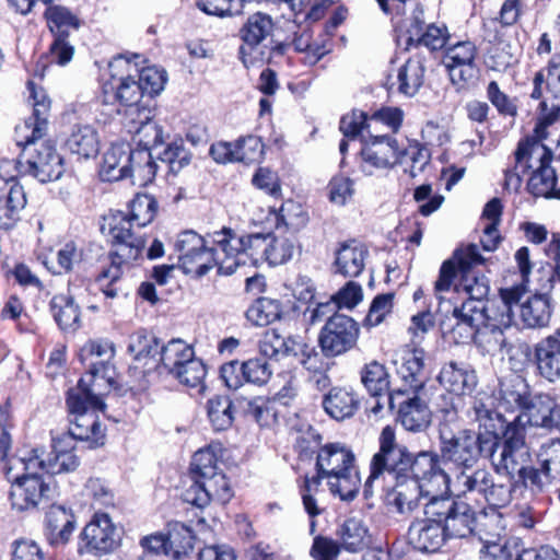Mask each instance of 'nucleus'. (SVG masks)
<instances>
[{
    "label": "nucleus",
    "instance_id": "obj_1",
    "mask_svg": "<svg viewBox=\"0 0 560 560\" xmlns=\"http://www.w3.org/2000/svg\"><path fill=\"white\" fill-rule=\"evenodd\" d=\"M467 299L453 308L456 319L452 335L457 343L474 341L482 354L504 357L511 349L508 331L514 323L513 307L525 294L524 285L500 290V298L485 299L489 294L488 279L466 278L462 284Z\"/></svg>",
    "mask_w": 560,
    "mask_h": 560
},
{
    "label": "nucleus",
    "instance_id": "obj_2",
    "mask_svg": "<svg viewBox=\"0 0 560 560\" xmlns=\"http://www.w3.org/2000/svg\"><path fill=\"white\" fill-rule=\"evenodd\" d=\"M241 245L242 241L226 229L207 238L189 230L178 234L174 247L184 272L202 277L215 266L220 273L229 276L247 265V254L237 253Z\"/></svg>",
    "mask_w": 560,
    "mask_h": 560
},
{
    "label": "nucleus",
    "instance_id": "obj_3",
    "mask_svg": "<svg viewBox=\"0 0 560 560\" xmlns=\"http://www.w3.org/2000/svg\"><path fill=\"white\" fill-rule=\"evenodd\" d=\"M28 90L33 100V114L15 128L16 143L23 147L25 161L21 163V172L40 183L57 180L65 171L62 159L49 142H38L47 131L50 102L44 91L36 90L33 82H28Z\"/></svg>",
    "mask_w": 560,
    "mask_h": 560
},
{
    "label": "nucleus",
    "instance_id": "obj_4",
    "mask_svg": "<svg viewBox=\"0 0 560 560\" xmlns=\"http://www.w3.org/2000/svg\"><path fill=\"white\" fill-rule=\"evenodd\" d=\"M158 202L151 195H137L130 203L129 213L115 211L104 217L103 233H107L115 247L112 265L104 277L116 281L122 269L142 257L145 238L136 231L150 224L155 218Z\"/></svg>",
    "mask_w": 560,
    "mask_h": 560
},
{
    "label": "nucleus",
    "instance_id": "obj_5",
    "mask_svg": "<svg viewBox=\"0 0 560 560\" xmlns=\"http://www.w3.org/2000/svg\"><path fill=\"white\" fill-rule=\"evenodd\" d=\"M439 439L440 456L445 463L454 466L455 471L462 468H474L480 457L490 452L489 433H475L464 429L458 417V407L454 399L440 409Z\"/></svg>",
    "mask_w": 560,
    "mask_h": 560
},
{
    "label": "nucleus",
    "instance_id": "obj_6",
    "mask_svg": "<svg viewBox=\"0 0 560 560\" xmlns=\"http://www.w3.org/2000/svg\"><path fill=\"white\" fill-rule=\"evenodd\" d=\"M69 412L73 417L69 434L73 441H85L91 447H98L105 443V427L102 424L97 411L105 408L101 392L90 388L85 378L78 382L77 387L70 388L67 397Z\"/></svg>",
    "mask_w": 560,
    "mask_h": 560
},
{
    "label": "nucleus",
    "instance_id": "obj_7",
    "mask_svg": "<svg viewBox=\"0 0 560 560\" xmlns=\"http://www.w3.org/2000/svg\"><path fill=\"white\" fill-rule=\"evenodd\" d=\"M317 476L327 480L332 494L339 495L341 500L350 501L359 492L361 480L354 466V454L341 443H329L324 445L316 457Z\"/></svg>",
    "mask_w": 560,
    "mask_h": 560
},
{
    "label": "nucleus",
    "instance_id": "obj_8",
    "mask_svg": "<svg viewBox=\"0 0 560 560\" xmlns=\"http://www.w3.org/2000/svg\"><path fill=\"white\" fill-rule=\"evenodd\" d=\"M191 485L182 494L183 500L202 509L212 500L226 503L232 498L225 476L218 471L217 457L211 448L197 451L190 464Z\"/></svg>",
    "mask_w": 560,
    "mask_h": 560
},
{
    "label": "nucleus",
    "instance_id": "obj_9",
    "mask_svg": "<svg viewBox=\"0 0 560 560\" xmlns=\"http://www.w3.org/2000/svg\"><path fill=\"white\" fill-rule=\"evenodd\" d=\"M380 448L373 455L370 464V476L365 482V492L372 482L384 474L392 475L395 479L404 478L407 474H412L418 478L415 470L417 462L420 458H428L435 462L438 454L432 452H420L415 457L408 452L407 447L399 445L396 441L395 431L390 425L383 428L378 438Z\"/></svg>",
    "mask_w": 560,
    "mask_h": 560
},
{
    "label": "nucleus",
    "instance_id": "obj_10",
    "mask_svg": "<svg viewBox=\"0 0 560 560\" xmlns=\"http://www.w3.org/2000/svg\"><path fill=\"white\" fill-rule=\"evenodd\" d=\"M440 456L435 462L420 458L416 465L418 478L424 479V506L425 518L432 522H444L458 501L447 497L452 489L451 476H448L440 465Z\"/></svg>",
    "mask_w": 560,
    "mask_h": 560
},
{
    "label": "nucleus",
    "instance_id": "obj_11",
    "mask_svg": "<svg viewBox=\"0 0 560 560\" xmlns=\"http://www.w3.org/2000/svg\"><path fill=\"white\" fill-rule=\"evenodd\" d=\"M489 442L491 446L486 458L491 462L497 472L514 477L529 464L530 453L523 428H516L509 422L503 439L501 440L499 434H490Z\"/></svg>",
    "mask_w": 560,
    "mask_h": 560
},
{
    "label": "nucleus",
    "instance_id": "obj_12",
    "mask_svg": "<svg viewBox=\"0 0 560 560\" xmlns=\"http://www.w3.org/2000/svg\"><path fill=\"white\" fill-rule=\"evenodd\" d=\"M135 60L126 56H117L109 62L110 80L104 85L105 102H108L112 93L113 98L120 104L128 106L127 116L132 117L141 110L140 102L147 97L141 86L136 80L133 73L138 72V59L140 56L135 55Z\"/></svg>",
    "mask_w": 560,
    "mask_h": 560
},
{
    "label": "nucleus",
    "instance_id": "obj_13",
    "mask_svg": "<svg viewBox=\"0 0 560 560\" xmlns=\"http://www.w3.org/2000/svg\"><path fill=\"white\" fill-rule=\"evenodd\" d=\"M15 458H10L4 466V474L11 482L10 500L12 508L21 512L36 509L48 499L50 493L49 483L38 474L39 469L15 466Z\"/></svg>",
    "mask_w": 560,
    "mask_h": 560
},
{
    "label": "nucleus",
    "instance_id": "obj_14",
    "mask_svg": "<svg viewBox=\"0 0 560 560\" xmlns=\"http://www.w3.org/2000/svg\"><path fill=\"white\" fill-rule=\"evenodd\" d=\"M75 442L69 434H60L52 439V452L45 458L43 448H33L14 459V465L26 469H39L49 475L72 472L80 466L74 454Z\"/></svg>",
    "mask_w": 560,
    "mask_h": 560
},
{
    "label": "nucleus",
    "instance_id": "obj_15",
    "mask_svg": "<svg viewBox=\"0 0 560 560\" xmlns=\"http://www.w3.org/2000/svg\"><path fill=\"white\" fill-rule=\"evenodd\" d=\"M451 486L457 495L477 493L490 505L497 508L508 505L512 499L511 486L495 482L492 474L485 468L475 470L462 468L454 471V476L451 477Z\"/></svg>",
    "mask_w": 560,
    "mask_h": 560
},
{
    "label": "nucleus",
    "instance_id": "obj_16",
    "mask_svg": "<svg viewBox=\"0 0 560 560\" xmlns=\"http://www.w3.org/2000/svg\"><path fill=\"white\" fill-rule=\"evenodd\" d=\"M394 364L401 384L389 392L387 401L390 409L395 408V401L399 397L421 392L427 382L423 349L406 346L397 353Z\"/></svg>",
    "mask_w": 560,
    "mask_h": 560
},
{
    "label": "nucleus",
    "instance_id": "obj_17",
    "mask_svg": "<svg viewBox=\"0 0 560 560\" xmlns=\"http://www.w3.org/2000/svg\"><path fill=\"white\" fill-rule=\"evenodd\" d=\"M242 245L237 253L247 254V264L256 265L267 260L270 265H281L290 260L295 252L294 241L284 237H273L270 233H255L238 237Z\"/></svg>",
    "mask_w": 560,
    "mask_h": 560
},
{
    "label": "nucleus",
    "instance_id": "obj_18",
    "mask_svg": "<svg viewBox=\"0 0 560 560\" xmlns=\"http://www.w3.org/2000/svg\"><path fill=\"white\" fill-rule=\"evenodd\" d=\"M485 259L481 256L478 246L475 244H469L456 249L453 254V257L444 261L441 266L439 279L435 281V293L438 298L443 300L444 298L441 294L443 292L450 291L457 269H459L462 272V278L459 283L455 285V291L458 294L465 295L467 298V294L465 293V290H463L462 284L468 277L472 279H487L485 276H476L471 272V269L475 266L481 265Z\"/></svg>",
    "mask_w": 560,
    "mask_h": 560
},
{
    "label": "nucleus",
    "instance_id": "obj_19",
    "mask_svg": "<svg viewBox=\"0 0 560 560\" xmlns=\"http://www.w3.org/2000/svg\"><path fill=\"white\" fill-rule=\"evenodd\" d=\"M396 25L401 32L399 40H405L406 48L415 45L438 50L443 48L448 39V31L444 25L423 26V10L417 3L413 4L410 15L397 20Z\"/></svg>",
    "mask_w": 560,
    "mask_h": 560
},
{
    "label": "nucleus",
    "instance_id": "obj_20",
    "mask_svg": "<svg viewBox=\"0 0 560 560\" xmlns=\"http://www.w3.org/2000/svg\"><path fill=\"white\" fill-rule=\"evenodd\" d=\"M359 335L360 328L353 318L334 314L320 329L318 343L326 358H335L352 350Z\"/></svg>",
    "mask_w": 560,
    "mask_h": 560
},
{
    "label": "nucleus",
    "instance_id": "obj_21",
    "mask_svg": "<svg viewBox=\"0 0 560 560\" xmlns=\"http://www.w3.org/2000/svg\"><path fill=\"white\" fill-rule=\"evenodd\" d=\"M532 97L542 98L544 122L552 124L560 117V57H552L547 68L535 74Z\"/></svg>",
    "mask_w": 560,
    "mask_h": 560
},
{
    "label": "nucleus",
    "instance_id": "obj_22",
    "mask_svg": "<svg viewBox=\"0 0 560 560\" xmlns=\"http://www.w3.org/2000/svg\"><path fill=\"white\" fill-rule=\"evenodd\" d=\"M83 550L89 553L103 555L114 551L120 544V534L112 518L105 513H96L81 533Z\"/></svg>",
    "mask_w": 560,
    "mask_h": 560
},
{
    "label": "nucleus",
    "instance_id": "obj_23",
    "mask_svg": "<svg viewBox=\"0 0 560 560\" xmlns=\"http://www.w3.org/2000/svg\"><path fill=\"white\" fill-rule=\"evenodd\" d=\"M510 423L524 431L527 424L547 430L560 429V406L549 395H536Z\"/></svg>",
    "mask_w": 560,
    "mask_h": 560
},
{
    "label": "nucleus",
    "instance_id": "obj_24",
    "mask_svg": "<svg viewBox=\"0 0 560 560\" xmlns=\"http://www.w3.org/2000/svg\"><path fill=\"white\" fill-rule=\"evenodd\" d=\"M114 355V346L108 341H91L83 348L81 357L90 369L89 381L85 380L90 388L100 390L104 383L112 380L109 363Z\"/></svg>",
    "mask_w": 560,
    "mask_h": 560
},
{
    "label": "nucleus",
    "instance_id": "obj_25",
    "mask_svg": "<svg viewBox=\"0 0 560 560\" xmlns=\"http://www.w3.org/2000/svg\"><path fill=\"white\" fill-rule=\"evenodd\" d=\"M363 171L372 174L374 170L389 168L401 163L397 140L388 136H371L361 150Z\"/></svg>",
    "mask_w": 560,
    "mask_h": 560
},
{
    "label": "nucleus",
    "instance_id": "obj_26",
    "mask_svg": "<svg viewBox=\"0 0 560 560\" xmlns=\"http://www.w3.org/2000/svg\"><path fill=\"white\" fill-rule=\"evenodd\" d=\"M272 31V20L265 13L258 12L247 19L240 31L243 40L240 54L246 67L248 66L247 57H252L255 52L259 56L264 54L260 48L265 46V42L271 36ZM256 58L257 57L250 58L249 63H253Z\"/></svg>",
    "mask_w": 560,
    "mask_h": 560
},
{
    "label": "nucleus",
    "instance_id": "obj_27",
    "mask_svg": "<svg viewBox=\"0 0 560 560\" xmlns=\"http://www.w3.org/2000/svg\"><path fill=\"white\" fill-rule=\"evenodd\" d=\"M476 55L475 44L468 40L459 42L446 50L445 65L453 83L464 85L476 78Z\"/></svg>",
    "mask_w": 560,
    "mask_h": 560
},
{
    "label": "nucleus",
    "instance_id": "obj_28",
    "mask_svg": "<svg viewBox=\"0 0 560 560\" xmlns=\"http://www.w3.org/2000/svg\"><path fill=\"white\" fill-rule=\"evenodd\" d=\"M549 125L541 120L535 128L536 138L520 142L515 152L516 167L522 166L524 170H533L534 172L536 168L550 166L552 152L546 144L541 143V139L545 137L544 130Z\"/></svg>",
    "mask_w": 560,
    "mask_h": 560
},
{
    "label": "nucleus",
    "instance_id": "obj_29",
    "mask_svg": "<svg viewBox=\"0 0 560 560\" xmlns=\"http://www.w3.org/2000/svg\"><path fill=\"white\" fill-rule=\"evenodd\" d=\"M26 203V194L20 183L0 182V230L15 228Z\"/></svg>",
    "mask_w": 560,
    "mask_h": 560
},
{
    "label": "nucleus",
    "instance_id": "obj_30",
    "mask_svg": "<svg viewBox=\"0 0 560 560\" xmlns=\"http://www.w3.org/2000/svg\"><path fill=\"white\" fill-rule=\"evenodd\" d=\"M438 381L444 389L456 396L471 394L478 383L476 372L469 365L454 361L442 366Z\"/></svg>",
    "mask_w": 560,
    "mask_h": 560
},
{
    "label": "nucleus",
    "instance_id": "obj_31",
    "mask_svg": "<svg viewBox=\"0 0 560 560\" xmlns=\"http://www.w3.org/2000/svg\"><path fill=\"white\" fill-rule=\"evenodd\" d=\"M393 492L389 494L390 503L401 514L411 513L424 500V479L407 474L397 478Z\"/></svg>",
    "mask_w": 560,
    "mask_h": 560
},
{
    "label": "nucleus",
    "instance_id": "obj_32",
    "mask_svg": "<svg viewBox=\"0 0 560 560\" xmlns=\"http://www.w3.org/2000/svg\"><path fill=\"white\" fill-rule=\"evenodd\" d=\"M406 396L404 400L395 401V407L398 406V420L408 431H423L431 423V411L428 404L420 396V392Z\"/></svg>",
    "mask_w": 560,
    "mask_h": 560
},
{
    "label": "nucleus",
    "instance_id": "obj_33",
    "mask_svg": "<svg viewBox=\"0 0 560 560\" xmlns=\"http://www.w3.org/2000/svg\"><path fill=\"white\" fill-rule=\"evenodd\" d=\"M360 406L358 395L347 387H332L323 398L325 412L337 421L354 416Z\"/></svg>",
    "mask_w": 560,
    "mask_h": 560
},
{
    "label": "nucleus",
    "instance_id": "obj_34",
    "mask_svg": "<svg viewBox=\"0 0 560 560\" xmlns=\"http://www.w3.org/2000/svg\"><path fill=\"white\" fill-rule=\"evenodd\" d=\"M445 538L441 522H432L431 518L417 520L409 527L410 542L420 551H436Z\"/></svg>",
    "mask_w": 560,
    "mask_h": 560
},
{
    "label": "nucleus",
    "instance_id": "obj_35",
    "mask_svg": "<svg viewBox=\"0 0 560 560\" xmlns=\"http://www.w3.org/2000/svg\"><path fill=\"white\" fill-rule=\"evenodd\" d=\"M129 131L133 132L138 138L140 149L151 150L163 143L162 128L152 120V110L149 106L143 105L136 116L129 117Z\"/></svg>",
    "mask_w": 560,
    "mask_h": 560
},
{
    "label": "nucleus",
    "instance_id": "obj_36",
    "mask_svg": "<svg viewBox=\"0 0 560 560\" xmlns=\"http://www.w3.org/2000/svg\"><path fill=\"white\" fill-rule=\"evenodd\" d=\"M368 249L357 241L342 243L336 250L335 266L343 277H358L364 269Z\"/></svg>",
    "mask_w": 560,
    "mask_h": 560
},
{
    "label": "nucleus",
    "instance_id": "obj_37",
    "mask_svg": "<svg viewBox=\"0 0 560 560\" xmlns=\"http://www.w3.org/2000/svg\"><path fill=\"white\" fill-rule=\"evenodd\" d=\"M131 148L128 143H115L105 152L101 166L104 180L113 182L129 177V155Z\"/></svg>",
    "mask_w": 560,
    "mask_h": 560
},
{
    "label": "nucleus",
    "instance_id": "obj_38",
    "mask_svg": "<svg viewBox=\"0 0 560 560\" xmlns=\"http://www.w3.org/2000/svg\"><path fill=\"white\" fill-rule=\"evenodd\" d=\"M74 516L62 505H51L46 514L47 536L52 545L66 544L74 530Z\"/></svg>",
    "mask_w": 560,
    "mask_h": 560
},
{
    "label": "nucleus",
    "instance_id": "obj_39",
    "mask_svg": "<svg viewBox=\"0 0 560 560\" xmlns=\"http://www.w3.org/2000/svg\"><path fill=\"white\" fill-rule=\"evenodd\" d=\"M552 314L550 298L547 294L529 296L520 306V317L528 328H540L549 324Z\"/></svg>",
    "mask_w": 560,
    "mask_h": 560
},
{
    "label": "nucleus",
    "instance_id": "obj_40",
    "mask_svg": "<svg viewBox=\"0 0 560 560\" xmlns=\"http://www.w3.org/2000/svg\"><path fill=\"white\" fill-rule=\"evenodd\" d=\"M301 350V342L292 337H283L275 329L265 331L259 340V353L266 359L279 360L289 355H298Z\"/></svg>",
    "mask_w": 560,
    "mask_h": 560
},
{
    "label": "nucleus",
    "instance_id": "obj_41",
    "mask_svg": "<svg viewBox=\"0 0 560 560\" xmlns=\"http://www.w3.org/2000/svg\"><path fill=\"white\" fill-rule=\"evenodd\" d=\"M494 399L488 394H479L471 402L472 419L483 429L482 433L498 435V430L503 427L505 420L500 412L493 409Z\"/></svg>",
    "mask_w": 560,
    "mask_h": 560
},
{
    "label": "nucleus",
    "instance_id": "obj_42",
    "mask_svg": "<svg viewBox=\"0 0 560 560\" xmlns=\"http://www.w3.org/2000/svg\"><path fill=\"white\" fill-rule=\"evenodd\" d=\"M66 147L81 158H94L100 151L97 132L90 125H75L66 140Z\"/></svg>",
    "mask_w": 560,
    "mask_h": 560
},
{
    "label": "nucleus",
    "instance_id": "obj_43",
    "mask_svg": "<svg viewBox=\"0 0 560 560\" xmlns=\"http://www.w3.org/2000/svg\"><path fill=\"white\" fill-rule=\"evenodd\" d=\"M475 511L464 501H458L442 523V528L450 538H463L472 533Z\"/></svg>",
    "mask_w": 560,
    "mask_h": 560
},
{
    "label": "nucleus",
    "instance_id": "obj_44",
    "mask_svg": "<svg viewBox=\"0 0 560 560\" xmlns=\"http://www.w3.org/2000/svg\"><path fill=\"white\" fill-rule=\"evenodd\" d=\"M539 373L548 381L560 377V342L555 339H542L535 349Z\"/></svg>",
    "mask_w": 560,
    "mask_h": 560
},
{
    "label": "nucleus",
    "instance_id": "obj_45",
    "mask_svg": "<svg viewBox=\"0 0 560 560\" xmlns=\"http://www.w3.org/2000/svg\"><path fill=\"white\" fill-rule=\"evenodd\" d=\"M50 311L62 330L74 331L80 327V308L70 294H56L50 301Z\"/></svg>",
    "mask_w": 560,
    "mask_h": 560
},
{
    "label": "nucleus",
    "instance_id": "obj_46",
    "mask_svg": "<svg viewBox=\"0 0 560 560\" xmlns=\"http://www.w3.org/2000/svg\"><path fill=\"white\" fill-rule=\"evenodd\" d=\"M424 60L419 56L409 58L400 67L397 74V91L407 96H413L423 84Z\"/></svg>",
    "mask_w": 560,
    "mask_h": 560
},
{
    "label": "nucleus",
    "instance_id": "obj_47",
    "mask_svg": "<svg viewBox=\"0 0 560 560\" xmlns=\"http://www.w3.org/2000/svg\"><path fill=\"white\" fill-rule=\"evenodd\" d=\"M340 546L348 552H358L369 544V529L358 517L347 518L337 530Z\"/></svg>",
    "mask_w": 560,
    "mask_h": 560
},
{
    "label": "nucleus",
    "instance_id": "obj_48",
    "mask_svg": "<svg viewBox=\"0 0 560 560\" xmlns=\"http://www.w3.org/2000/svg\"><path fill=\"white\" fill-rule=\"evenodd\" d=\"M266 219L268 221L276 222L277 228L282 224L288 230L298 232L306 226L308 222V213L301 203L293 200H287L282 203L279 212L271 211L269 208L267 210Z\"/></svg>",
    "mask_w": 560,
    "mask_h": 560
},
{
    "label": "nucleus",
    "instance_id": "obj_49",
    "mask_svg": "<svg viewBox=\"0 0 560 560\" xmlns=\"http://www.w3.org/2000/svg\"><path fill=\"white\" fill-rule=\"evenodd\" d=\"M156 174V164L153 161L151 151L147 149H136L130 151L129 155V177L133 183L145 186L151 183Z\"/></svg>",
    "mask_w": 560,
    "mask_h": 560
},
{
    "label": "nucleus",
    "instance_id": "obj_50",
    "mask_svg": "<svg viewBox=\"0 0 560 560\" xmlns=\"http://www.w3.org/2000/svg\"><path fill=\"white\" fill-rule=\"evenodd\" d=\"M44 15L55 36H68L70 30H77L80 26L78 18L68 8L60 4H47Z\"/></svg>",
    "mask_w": 560,
    "mask_h": 560
},
{
    "label": "nucleus",
    "instance_id": "obj_51",
    "mask_svg": "<svg viewBox=\"0 0 560 560\" xmlns=\"http://www.w3.org/2000/svg\"><path fill=\"white\" fill-rule=\"evenodd\" d=\"M557 176L551 166L536 168L528 179V191L535 197L560 199V189H556Z\"/></svg>",
    "mask_w": 560,
    "mask_h": 560
},
{
    "label": "nucleus",
    "instance_id": "obj_52",
    "mask_svg": "<svg viewBox=\"0 0 560 560\" xmlns=\"http://www.w3.org/2000/svg\"><path fill=\"white\" fill-rule=\"evenodd\" d=\"M281 313L282 307L278 300L260 298L248 307L246 317L256 326H267L279 319Z\"/></svg>",
    "mask_w": 560,
    "mask_h": 560
},
{
    "label": "nucleus",
    "instance_id": "obj_53",
    "mask_svg": "<svg viewBox=\"0 0 560 560\" xmlns=\"http://www.w3.org/2000/svg\"><path fill=\"white\" fill-rule=\"evenodd\" d=\"M361 381L372 396H381L389 392V374L386 368L372 361L361 372Z\"/></svg>",
    "mask_w": 560,
    "mask_h": 560
},
{
    "label": "nucleus",
    "instance_id": "obj_54",
    "mask_svg": "<svg viewBox=\"0 0 560 560\" xmlns=\"http://www.w3.org/2000/svg\"><path fill=\"white\" fill-rule=\"evenodd\" d=\"M208 418L215 431L229 429L234 421L232 401L228 396H214L207 402Z\"/></svg>",
    "mask_w": 560,
    "mask_h": 560
},
{
    "label": "nucleus",
    "instance_id": "obj_55",
    "mask_svg": "<svg viewBox=\"0 0 560 560\" xmlns=\"http://www.w3.org/2000/svg\"><path fill=\"white\" fill-rule=\"evenodd\" d=\"M501 405L506 409L524 410L530 397L527 395V387L520 376H515L508 382H502L500 386Z\"/></svg>",
    "mask_w": 560,
    "mask_h": 560
},
{
    "label": "nucleus",
    "instance_id": "obj_56",
    "mask_svg": "<svg viewBox=\"0 0 560 560\" xmlns=\"http://www.w3.org/2000/svg\"><path fill=\"white\" fill-rule=\"evenodd\" d=\"M161 362L172 374L182 364L195 357L192 348L182 339H173L161 349Z\"/></svg>",
    "mask_w": 560,
    "mask_h": 560
},
{
    "label": "nucleus",
    "instance_id": "obj_57",
    "mask_svg": "<svg viewBox=\"0 0 560 560\" xmlns=\"http://www.w3.org/2000/svg\"><path fill=\"white\" fill-rule=\"evenodd\" d=\"M243 410L247 417L255 420L260 427H270L277 421L273 402L264 397L245 399Z\"/></svg>",
    "mask_w": 560,
    "mask_h": 560
},
{
    "label": "nucleus",
    "instance_id": "obj_58",
    "mask_svg": "<svg viewBox=\"0 0 560 560\" xmlns=\"http://www.w3.org/2000/svg\"><path fill=\"white\" fill-rule=\"evenodd\" d=\"M133 74L136 75L138 84L141 86L149 100H152L154 95L159 94L166 83L165 71L158 69L156 67H147L142 69L138 67V72Z\"/></svg>",
    "mask_w": 560,
    "mask_h": 560
},
{
    "label": "nucleus",
    "instance_id": "obj_59",
    "mask_svg": "<svg viewBox=\"0 0 560 560\" xmlns=\"http://www.w3.org/2000/svg\"><path fill=\"white\" fill-rule=\"evenodd\" d=\"M172 375L185 386L199 387L202 386L207 370L203 362L194 357L175 370Z\"/></svg>",
    "mask_w": 560,
    "mask_h": 560
},
{
    "label": "nucleus",
    "instance_id": "obj_60",
    "mask_svg": "<svg viewBox=\"0 0 560 560\" xmlns=\"http://www.w3.org/2000/svg\"><path fill=\"white\" fill-rule=\"evenodd\" d=\"M166 539L170 555L174 558H180L192 549L191 532L184 524L175 523L172 525Z\"/></svg>",
    "mask_w": 560,
    "mask_h": 560
},
{
    "label": "nucleus",
    "instance_id": "obj_61",
    "mask_svg": "<svg viewBox=\"0 0 560 560\" xmlns=\"http://www.w3.org/2000/svg\"><path fill=\"white\" fill-rule=\"evenodd\" d=\"M538 465L553 481L560 480V440L551 441L540 447Z\"/></svg>",
    "mask_w": 560,
    "mask_h": 560
},
{
    "label": "nucleus",
    "instance_id": "obj_62",
    "mask_svg": "<svg viewBox=\"0 0 560 560\" xmlns=\"http://www.w3.org/2000/svg\"><path fill=\"white\" fill-rule=\"evenodd\" d=\"M234 151L236 162L250 164L261 160L264 144L258 137L248 136L234 142Z\"/></svg>",
    "mask_w": 560,
    "mask_h": 560
},
{
    "label": "nucleus",
    "instance_id": "obj_63",
    "mask_svg": "<svg viewBox=\"0 0 560 560\" xmlns=\"http://www.w3.org/2000/svg\"><path fill=\"white\" fill-rule=\"evenodd\" d=\"M242 363L245 382L247 383L264 385L272 375L271 366L266 358H252Z\"/></svg>",
    "mask_w": 560,
    "mask_h": 560
},
{
    "label": "nucleus",
    "instance_id": "obj_64",
    "mask_svg": "<svg viewBox=\"0 0 560 560\" xmlns=\"http://www.w3.org/2000/svg\"><path fill=\"white\" fill-rule=\"evenodd\" d=\"M517 475L524 487L533 492H542L555 482L539 465L538 467H533L527 464Z\"/></svg>",
    "mask_w": 560,
    "mask_h": 560
}]
</instances>
